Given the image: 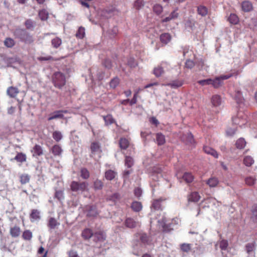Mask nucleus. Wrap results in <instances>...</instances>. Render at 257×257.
Instances as JSON below:
<instances>
[{
	"label": "nucleus",
	"instance_id": "obj_1",
	"mask_svg": "<svg viewBox=\"0 0 257 257\" xmlns=\"http://www.w3.org/2000/svg\"><path fill=\"white\" fill-rule=\"evenodd\" d=\"M14 35L16 38L27 43H31L33 41L32 36L24 29H16L14 32Z\"/></svg>",
	"mask_w": 257,
	"mask_h": 257
},
{
	"label": "nucleus",
	"instance_id": "obj_2",
	"mask_svg": "<svg viewBox=\"0 0 257 257\" xmlns=\"http://www.w3.org/2000/svg\"><path fill=\"white\" fill-rule=\"evenodd\" d=\"M52 80L55 87L59 89H61L66 83L65 76L60 72H56L53 74Z\"/></svg>",
	"mask_w": 257,
	"mask_h": 257
},
{
	"label": "nucleus",
	"instance_id": "obj_3",
	"mask_svg": "<svg viewBox=\"0 0 257 257\" xmlns=\"http://www.w3.org/2000/svg\"><path fill=\"white\" fill-rule=\"evenodd\" d=\"M88 187V183L86 182L72 181L70 185L71 190L77 194H81L86 190Z\"/></svg>",
	"mask_w": 257,
	"mask_h": 257
},
{
	"label": "nucleus",
	"instance_id": "obj_4",
	"mask_svg": "<svg viewBox=\"0 0 257 257\" xmlns=\"http://www.w3.org/2000/svg\"><path fill=\"white\" fill-rule=\"evenodd\" d=\"M90 156L95 160H97L101 157V150L100 145L97 142H93L91 145Z\"/></svg>",
	"mask_w": 257,
	"mask_h": 257
},
{
	"label": "nucleus",
	"instance_id": "obj_5",
	"mask_svg": "<svg viewBox=\"0 0 257 257\" xmlns=\"http://www.w3.org/2000/svg\"><path fill=\"white\" fill-rule=\"evenodd\" d=\"M161 201L159 199L154 200L151 207V212L150 215L151 216L155 215L156 214L158 215L160 214Z\"/></svg>",
	"mask_w": 257,
	"mask_h": 257
},
{
	"label": "nucleus",
	"instance_id": "obj_6",
	"mask_svg": "<svg viewBox=\"0 0 257 257\" xmlns=\"http://www.w3.org/2000/svg\"><path fill=\"white\" fill-rule=\"evenodd\" d=\"M173 220H167L165 217L162 219V231L168 232L173 229Z\"/></svg>",
	"mask_w": 257,
	"mask_h": 257
},
{
	"label": "nucleus",
	"instance_id": "obj_7",
	"mask_svg": "<svg viewBox=\"0 0 257 257\" xmlns=\"http://www.w3.org/2000/svg\"><path fill=\"white\" fill-rule=\"evenodd\" d=\"M230 77V75H224L216 77L214 79H211V84L214 88H218L222 85V80L227 79Z\"/></svg>",
	"mask_w": 257,
	"mask_h": 257
},
{
	"label": "nucleus",
	"instance_id": "obj_8",
	"mask_svg": "<svg viewBox=\"0 0 257 257\" xmlns=\"http://www.w3.org/2000/svg\"><path fill=\"white\" fill-rule=\"evenodd\" d=\"M232 122L234 124L242 126L247 122L246 116L242 113H238L237 116L232 118Z\"/></svg>",
	"mask_w": 257,
	"mask_h": 257
},
{
	"label": "nucleus",
	"instance_id": "obj_9",
	"mask_svg": "<svg viewBox=\"0 0 257 257\" xmlns=\"http://www.w3.org/2000/svg\"><path fill=\"white\" fill-rule=\"evenodd\" d=\"M67 110H57L50 114V116L48 117V120H51L53 119L62 118L64 117V113H66Z\"/></svg>",
	"mask_w": 257,
	"mask_h": 257
},
{
	"label": "nucleus",
	"instance_id": "obj_10",
	"mask_svg": "<svg viewBox=\"0 0 257 257\" xmlns=\"http://www.w3.org/2000/svg\"><path fill=\"white\" fill-rule=\"evenodd\" d=\"M86 215L88 217H95L98 214L96 207L94 205H88L85 207Z\"/></svg>",
	"mask_w": 257,
	"mask_h": 257
},
{
	"label": "nucleus",
	"instance_id": "obj_11",
	"mask_svg": "<svg viewBox=\"0 0 257 257\" xmlns=\"http://www.w3.org/2000/svg\"><path fill=\"white\" fill-rule=\"evenodd\" d=\"M181 140L188 145H192L194 143L193 136L191 133H188L183 135L181 137Z\"/></svg>",
	"mask_w": 257,
	"mask_h": 257
},
{
	"label": "nucleus",
	"instance_id": "obj_12",
	"mask_svg": "<svg viewBox=\"0 0 257 257\" xmlns=\"http://www.w3.org/2000/svg\"><path fill=\"white\" fill-rule=\"evenodd\" d=\"M137 238L144 245H148L150 243V237L144 233H140L137 235Z\"/></svg>",
	"mask_w": 257,
	"mask_h": 257
},
{
	"label": "nucleus",
	"instance_id": "obj_13",
	"mask_svg": "<svg viewBox=\"0 0 257 257\" xmlns=\"http://www.w3.org/2000/svg\"><path fill=\"white\" fill-rule=\"evenodd\" d=\"M125 225L129 228H135L140 226V222L138 220H135L132 218H127L125 220Z\"/></svg>",
	"mask_w": 257,
	"mask_h": 257
},
{
	"label": "nucleus",
	"instance_id": "obj_14",
	"mask_svg": "<svg viewBox=\"0 0 257 257\" xmlns=\"http://www.w3.org/2000/svg\"><path fill=\"white\" fill-rule=\"evenodd\" d=\"M59 225L60 223L55 218L51 217L49 218L47 225L50 229H55Z\"/></svg>",
	"mask_w": 257,
	"mask_h": 257
},
{
	"label": "nucleus",
	"instance_id": "obj_15",
	"mask_svg": "<svg viewBox=\"0 0 257 257\" xmlns=\"http://www.w3.org/2000/svg\"><path fill=\"white\" fill-rule=\"evenodd\" d=\"M93 240L95 242H101L105 240V236L102 232H97L93 235Z\"/></svg>",
	"mask_w": 257,
	"mask_h": 257
},
{
	"label": "nucleus",
	"instance_id": "obj_16",
	"mask_svg": "<svg viewBox=\"0 0 257 257\" xmlns=\"http://www.w3.org/2000/svg\"><path fill=\"white\" fill-rule=\"evenodd\" d=\"M211 103L214 106H218L222 103V99L220 96L215 94L211 98Z\"/></svg>",
	"mask_w": 257,
	"mask_h": 257
},
{
	"label": "nucleus",
	"instance_id": "obj_17",
	"mask_svg": "<svg viewBox=\"0 0 257 257\" xmlns=\"http://www.w3.org/2000/svg\"><path fill=\"white\" fill-rule=\"evenodd\" d=\"M172 37L170 34L165 33L162 34V46L167 45L171 40Z\"/></svg>",
	"mask_w": 257,
	"mask_h": 257
},
{
	"label": "nucleus",
	"instance_id": "obj_18",
	"mask_svg": "<svg viewBox=\"0 0 257 257\" xmlns=\"http://www.w3.org/2000/svg\"><path fill=\"white\" fill-rule=\"evenodd\" d=\"M242 9L243 11L248 12L251 11L253 9L252 4L249 1H244L242 3Z\"/></svg>",
	"mask_w": 257,
	"mask_h": 257
},
{
	"label": "nucleus",
	"instance_id": "obj_19",
	"mask_svg": "<svg viewBox=\"0 0 257 257\" xmlns=\"http://www.w3.org/2000/svg\"><path fill=\"white\" fill-rule=\"evenodd\" d=\"M203 150L206 154H210L216 158H218L217 152L212 148L205 146L203 148Z\"/></svg>",
	"mask_w": 257,
	"mask_h": 257
},
{
	"label": "nucleus",
	"instance_id": "obj_20",
	"mask_svg": "<svg viewBox=\"0 0 257 257\" xmlns=\"http://www.w3.org/2000/svg\"><path fill=\"white\" fill-rule=\"evenodd\" d=\"M18 93V89L16 87H10L7 89V94L12 98L15 97Z\"/></svg>",
	"mask_w": 257,
	"mask_h": 257
},
{
	"label": "nucleus",
	"instance_id": "obj_21",
	"mask_svg": "<svg viewBox=\"0 0 257 257\" xmlns=\"http://www.w3.org/2000/svg\"><path fill=\"white\" fill-rule=\"evenodd\" d=\"M51 151L54 156H59L62 153V149L59 145H55L52 148Z\"/></svg>",
	"mask_w": 257,
	"mask_h": 257
},
{
	"label": "nucleus",
	"instance_id": "obj_22",
	"mask_svg": "<svg viewBox=\"0 0 257 257\" xmlns=\"http://www.w3.org/2000/svg\"><path fill=\"white\" fill-rule=\"evenodd\" d=\"M32 152L33 156H39L43 154V150L41 147L37 145L34 146Z\"/></svg>",
	"mask_w": 257,
	"mask_h": 257
},
{
	"label": "nucleus",
	"instance_id": "obj_23",
	"mask_svg": "<svg viewBox=\"0 0 257 257\" xmlns=\"http://www.w3.org/2000/svg\"><path fill=\"white\" fill-rule=\"evenodd\" d=\"M93 233L89 228H86L82 232V236L85 239H88L91 237H93Z\"/></svg>",
	"mask_w": 257,
	"mask_h": 257
},
{
	"label": "nucleus",
	"instance_id": "obj_24",
	"mask_svg": "<svg viewBox=\"0 0 257 257\" xmlns=\"http://www.w3.org/2000/svg\"><path fill=\"white\" fill-rule=\"evenodd\" d=\"M31 218L32 221L40 219V212L37 209H33L31 213Z\"/></svg>",
	"mask_w": 257,
	"mask_h": 257
},
{
	"label": "nucleus",
	"instance_id": "obj_25",
	"mask_svg": "<svg viewBox=\"0 0 257 257\" xmlns=\"http://www.w3.org/2000/svg\"><path fill=\"white\" fill-rule=\"evenodd\" d=\"M246 145V142L243 138L238 139L235 143V146L238 149H242Z\"/></svg>",
	"mask_w": 257,
	"mask_h": 257
},
{
	"label": "nucleus",
	"instance_id": "obj_26",
	"mask_svg": "<svg viewBox=\"0 0 257 257\" xmlns=\"http://www.w3.org/2000/svg\"><path fill=\"white\" fill-rule=\"evenodd\" d=\"M10 234L12 237H16L19 236L20 234V228L18 226H14L10 229Z\"/></svg>",
	"mask_w": 257,
	"mask_h": 257
},
{
	"label": "nucleus",
	"instance_id": "obj_27",
	"mask_svg": "<svg viewBox=\"0 0 257 257\" xmlns=\"http://www.w3.org/2000/svg\"><path fill=\"white\" fill-rule=\"evenodd\" d=\"M116 175V173L114 171L111 170H108L105 172V177L107 180H112L115 178Z\"/></svg>",
	"mask_w": 257,
	"mask_h": 257
},
{
	"label": "nucleus",
	"instance_id": "obj_28",
	"mask_svg": "<svg viewBox=\"0 0 257 257\" xmlns=\"http://www.w3.org/2000/svg\"><path fill=\"white\" fill-rule=\"evenodd\" d=\"M131 208L134 211L136 212H139L142 210V205L141 202L138 201H134L132 203L131 205Z\"/></svg>",
	"mask_w": 257,
	"mask_h": 257
},
{
	"label": "nucleus",
	"instance_id": "obj_29",
	"mask_svg": "<svg viewBox=\"0 0 257 257\" xmlns=\"http://www.w3.org/2000/svg\"><path fill=\"white\" fill-rule=\"evenodd\" d=\"M180 246L181 251L185 252H188L191 250L192 244L190 243H183L181 244Z\"/></svg>",
	"mask_w": 257,
	"mask_h": 257
},
{
	"label": "nucleus",
	"instance_id": "obj_30",
	"mask_svg": "<svg viewBox=\"0 0 257 257\" xmlns=\"http://www.w3.org/2000/svg\"><path fill=\"white\" fill-rule=\"evenodd\" d=\"M206 183L210 187H215L217 186L218 183V179L215 177H212L209 179Z\"/></svg>",
	"mask_w": 257,
	"mask_h": 257
},
{
	"label": "nucleus",
	"instance_id": "obj_31",
	"mask_svg": "<svg viewBox=\"0 0 257 257\" xmlns=\"http://www.w3.org/2000/svg\"><path fill=\"white\" fill-rule=\"evenodd\" d=\"M178 16V14L175 11H173L171 14L169 15V17H167L163 19L162 20V22H168L170 21L171 20L174 19L175 18H177Z\"/></svg>",
	"mask_w": 257,
	"mask_h": 257
},
{
	"label": "nucleus",
	"instance_id": "obj_32",
	"mask_svg": "<svg viewBox=\"0 0 257 257\" xmlns=\"http://www.w3.org/2000/svg\"><path fill=\"white\" fill-rule=\"evenodd\" d=\"M53 138L57 142H59L63 138V135L60 131H55L52 134Z\"/></svg>",
	"mask_w": 257,
	"mask_h": 257
},
{
	"label": "nucleus",
	"instance_id": "obj_33",
	"mask_svg": "<svg viewBox=\"0 0 257 257\" xmlns=\"http://www.w3.org/2000/svg\"><path fill=\"white\" fill-rule=\"evenodd\" d=\"M198 14L201 16H205L208 13L207 9L203 6H200L197 9Z\"/></svg>",
	"mask_w": 257,
	"mask_h": 257
},
{
	"label": "nucleus",
	"instance_id": "obj_34",
	"mask_svg": "<svg viewBox=\"0 0 257 257\" xmlns=\"http://www.w3.org/2000/svg\"><path fill=\"white\" fill-rule=\"evenodd\" d=\"M254 163V160L253 158L249 156H247L244 157L243 159V163L246 166L249 167L251 166Z\"/></svg>",
	"mask_w": 257,
	"mask_h": 257
},
{
	"label": "nucleus",
	"instance_id": "obj_35",
	"mask_svg": "<svg viewBox=\"0 0 257 257\" xmlns=\"http://www.w3.org/2000/svg\"><path fill=\"white\" fill-rule=\"evenodd\" d=\"M200 197L198 192H194L191 194L189 200L192 202H197L199 200Z\"/></svg>",
	"mask_w": 257,
	"mask_h": 257
},
{
	"label": "nucleus",
	"instance_id": "obj_36",
	"mask_svg": "<svg viewBox=\"0 0 257 257\" xmlns=\"http://www.w3.org/2000/svg\"><path fill=\"white\" fill-rule=\"evenodd\" d=\"M235 99L236 100V103L238 104H241L243 103L244 99L242 96V94L240 91H237L235 95Z\"/></svg>",
	"mask_w": 257,
	"mask_h": 257
},
{
	"label": "nucleus",
	"instance_id": "obj_37",
	"mask_svg": "<svg viewBox=\"0 0 257 257\" xmlns=\"http://www.w3.org/2000/svg\"><path fill=\"white\" fill-rule=\"evenodd\" d=\"M246 250L248 255H253L254 249V245L252 243H247L246 246Z\"/></svg>",
	"mask_w": 257,
	"mask_h": 257
},
{
	"label": "nucleus",
	"instance_id": "obj_38",
	"mask_svg": "<svg viewBox=\"0 0 257 257\" xmlns=\"http://www.w3.org/2000/svg\"><path fill=\"white\" fill-rule=\"evenodd\" d=\"M52 46L55 48H58L62 44V40L61 39L56 37L51 41Z\"/></svg>",
	"mask_w": 257,
	"mask_h": 257
},
{
	"label": "nucleus",
	"instance_id": "obj_39",
	"mask_svg": "<svg viewBox=\"0 0 257 257\" xmlns=\"http://www.w3.org/2000/svg\"><path fill=\"white\" fill-rule=\"evenodd\" d=\"M129 145V142L125 138H121L119 141V146L122 149H126Z\"/></svg>",
	"mask_w": 257,
	"mask_h": 257
},
{
	"label": "nucleus",
	"instance_id": "obj_40",
	"mask_svg": "<svg viewBox=\"0 0 257 257\" xmlns=\"http://www.w3.org/2000/svg\"><path fill=\"white\" fill-rule=\"evenodd\" d=\"M14 159L17 160L18 162L22 163L26 161V156L22 153H19L15 156Z\"/></svg>",
	"mask_w": 257,
	"mask_h": 257
},
{
	"label": "nucleus",
	"instance_id": "obj_41",
	"mask_svg": "<svg viewBox=\"0 0 257 257\" xmlns=\"http://www.w3.org/2000/svg\"><path fill=\"white\" fill-rule=\"evenodd\" d=\"M182 178L183 180L188 183L191 182L193 180V176L191 174L189 173H185L183 175Z\"/></svg>",
	"mask_w": 257,
	"mask_h": 257
},
{
	"label": "nucleus",
	"instance_id": "obj_42",
	"mask_svg": "<svg viewBox=\"0 0 257 257\" xmlns=\"http://www.w3.org/2000/svg\"><path fill=\"white\" fill-rule=\"evenodd\" d=\"M228 21L232 24H236L238 22L237 16L234 14H231L228 18Z\"/></svg>",
	"mask_w": 257,
	"mask_h": 257
},
{
	"label": "nucleus",
	"instance_id": "obj_43",
	"mask_svg": "<svg viewBox=\"0 0 257 257\" xmlns=\"http://www.w3.org/2000/svg\"><path fill=\"white\" fill-rule=\"evenodd\" d=\"M120 199V195L117 193H115L109 196L107 199L109 201L115 203Z\"/></svg>",
	"mask_w": 257,
	"mask_h": 257
},
{
	"label": "nucleus",
	"instance_id": "obj_44",
	"mask_svg": "<svg viewBox=\"0 0 257 257\" xmlns=\"http://www.w3.org/2000/svg\"><path fill=\"white\" fill-rule=\"evenodd\" d=\"M39 16L42 21H45L48 19V13L45 10H42L39 12Z\"/></svg>",
	"mask_w": 257,
	"mask_h": 257
},
{
	"label": "nucleus",
	"instance_id": "obj_45",
	"mask_svg": "<svg viewBox=\"0 0 257 257\" xmlns=\"http://www.w3.org/2000/svg\"><path fill=\"white\" fill-rule=\"evenodd\" d=\"M4 44L7 47L11 48L15 45V42L12 38H7L5 39Z\"/></svg>",
	"mask_w": 257,
	"mask_h": 257
},
{
	"label": "nucleus",
	"instance_id": "obj_46",
	"mask_svg": "<svg viewBox=\"0 0 257 257\" xmlns=\"http://www.w3.org/2000/svg\"><path fill=\"white\" fill-rule=\"evenodd\" d=\"M85 35V29L82 27L79 28L76 34V36L80 39H82L84 37Z\"/></svg>",
	"mask_w": 257,
	"mask_h": 257
},
{
	"label": "nucleus",
	"instance_id": "obj_47",
	"mask_svg": "<svg viewBox=\"0 0 257 257\" xmlns=\"http://www.w3.org/2000/svg\"><path fill=\"white\" fill-rule=\"evenodd\" d=\"M134 164L133 158L130 156H125V165L127 168H131Z\"/></svg>",
	"mask_w": 257,
	"mask_h": 257
},
{
	"label": "nucleus",
	"instance_id": "obj_48",
	"mask_svg": "<svg viewBox=\"0 0 257 257\" xmlns=\"http://www.w3.org/2000/svg\"><path fill=\"white\" fill-rule=\"evenodd\" d=\"M183 83L180 80H174L170 82L168 85H170L172 88H176L182 85Z\"/></svg>",
	"mask_w": 257,
	"mask_h": 257
},
{
	"label": "nucleus",
	"instance_id": "obj_49",
	"mask_svg": "<svg viewBox=\"0 0 257 257\" xmlns=\"http://www.w3.org/2000/svg\"><path fill=\"white\" fill-rule=\"evenodd\" d=\"M251 212V218L254 221H257V205H254L252 206Z\"/></svg>",
	"mask_w": 257,
	"mask_h": 257
},
{
	"label": "nucleus",
	"instance_id": "obj_50",
	"mask_svg": "<svg viewBox=\"0 0 257 257\" xmlns=\"http://www.w3.org/2000/svg\"><path fill=\"white\" fill-rule=\"evenodd\" d=\"M118 30L117 27H113L108 31V34L110 38H114L117 34Z\"/></svg>",
	"mask_w": 257,
	"mask_h": 257
},
{
	"label": "nucleus",
	"instance_id": "obj_51",
	"mask_svg": "<svg viewBox=\"0 0 257 257\" xmlns=\"http://www.w3.org/2000/svg\"><path fill=\"white\" fill-rule=\"evenodd\" d=\"M256 180V179L251 176L247 177L245 179L246 184L249 186L254 185L255 183Z\"/></svg>",
	"mask_w": 257,
	"mask_h": 257
},
{
	"label": "nucleus",
	"instance_id": "obj_52",
	"mask_svg": "<svg viewBox=\"0 0 257 257\" xmlns=\"http://www.w3.org/2000/svg\"><path fill=\"white\" fill-rule=\"evenodd\" d=\"M80 173H81L80 176L83 179H86L89 178V173L88 171L86 168L82 169L81 170Z\"/></svg>",
	"mask_w": 257,
	"mask_h": 257
},
{
	"label": "nucleus",
	"instance_id": "obj_53",
	"mask_svg": "<svg viewBox=\"0 0 257 257\" xmlns=\"http://www.w3.org/2000/svg\"><path fill=\"white\" fill-rule=\"evenodd\" d=\"M55 196L59 201H62L64 199V192L62 190H58L55 192Z\"/></svg>",
	"mask_w": 257,
	"mask_h": 257
},
{
	"label": "nucleus",
	"instance_id": "obj_54",
	"mask_svg": "<svg viewBox=\"0 0 257 257\" xmlns=\"http://www.w3.org/2000/svg\"><path fill=\"white\" fill-rule=\"evenodd\" d=\"M144 5L143 0H137L135 2L134 7L137 10L141 9Z\"/></svg>",
	"mask_w": 257,
	"mask_h": 257
},
{
	"label": "nucleus",
	"instance_id": "obj_55",
	"mask_svg": "<svg viewBox=\"0 0 257 257\" xmlns=\"http://www.w3.org/2000/svg\"><path fill=\"white\" fill-rule=\"evenodd\" d=\"M24 239L29 240L32 237V233L30 230H25L23 234Z\"/></svg>",
	"mask_w": 257,
	"mask_h": 257
},
{
	"label": "nucleus",
	"instance_id": "obj_56",
	"mask_svg": "<svg viewBox=\"0 0 257 257\" xmlns=\"http://www.w3.org/2000/svg\"><path fill=\"white\" fill-rule=\"evenodd\" d=\"M103 119L107 125L112 124L114 122V119L111 115L104 116Z\"/></svg>",
	"mask_w": 257,
	"mask_h": 257
},
{
	"label": "nucleus",
	"instance_id": "obj_57",
	"mask_svg": "<svg viewBox=\"0 0 257 257\" xmlns=\"http://www.w3.org/2000/svg\"><path fill=\"white\" fill-rule=\"evenodd\" d=\"M119 82V79L117 77H114L110 82V86L112 88H114L118 85Z\"/></svg>",
	"mask_w": 257,
	"mask_h": 257
},
{
	"label": "nucleus",
	"instance_id": "obj_58",
	"mask_svg": "<svg viewBox=\"0 0 257 257\" xmlns=\"http://www.w3.org/2000/svg\"><path fill=\"white\" fill-rule=\"evenodd\" d=\"M103 183L99 180H96L94 182V188L95 190H100L102 188Z\"/></svg>",
	"mask_w": 257,
	"mask_h": 257
},
{
	"label": "nucleus",
	"instance_id": "obj_59",
	"mask_svg": "<svg viewBox=\"0 0 257 257\" xmlns=\"http://www.w3.org/2000/svg\"><path fill=\"white\" fill-rule=\"evenodd\" d=\"M161 176V174L159 171H157V169L156 168H155L153 169V173L152 175V178H153L154 180L156 181L155 178L157 179H158ZM158 181V180H157Z\"/></svg>",
	"mask_w": 257,
	"mask_h": 257
},
{
	"label": "nucleus",
	"instance_id": "obj_60",
	"mask_svg": "<svg viewBox=\"0 0 257 257\" xmlns=\"http://www.w3.org/2000/svg\"><path fill=\"white\" fill-rule=\"evenodd\" d=\"M30 176L28 174H23L21 176V182L22 184H26L29 182Z\"/></svg>",
	"mask_w": 257,
	"mask_h": 257
},
{
	"label": "nucleus",
	"instance_id": "obj_61",
	"mask_svg": "<svg viewBox=\"0 0 257 257\" xmlns=\"http://www.w3.org/2000/svg\"><path fill=\"white\" fill-rule=\"evenodd\" d=\"M228 241L226 240H222L219 243V246L221 250H225L227 249L228 246Z\"/></svg>",
	"mask_w": 257,
	"mask_h": 257
},
{
	"label": "nucleus",
	"instance_id": "obj_62",
	"mask_svg": "<svg viewBox=\"0 0 257 257\" xmlns=\"http://www.w3.org/2000/svg\"><path fill=\"white\" fill-rule=\"evenodd\" d=\"M108 76L109 75L108 74L105 75V73L101 71H99L97 73V77L99 80H101L103 79L107 78L108 77Z\"/></svg>",
	"mask_w": 257,
	"mask_h": 257
},
{
	"label": "nucleus",
	"instance_id": "obj_63",
	"mask_svg": "<svg viewBox=\"0 0 257 257\" xmlns=\"http://www.w3.org/2000/svg\"><path fill=\"white\" fill-rule=\"evenodd\" d=\"M103 66L107 69H110L112 67V63L109 59H106L103 62Z\"/></svg>",
	"mask_w": 257,
	"mask_h": 257
},
{
	"label": "nucleus",
	"instance_id": "obj_64",
	"mask_svg": "<svg viewBox=\"0 0 257 257\" xmlns=\"http://www.w3.org/2000/svg\"><path fill=\"white\" fill-rule=\"evenodd\" d=\"M198 83L202 86L209 85V84H211V79L201 80L198 81Z\"/></svg>",
	"mask_w": 257,
	"mask_h": 257
}]
</instances>
